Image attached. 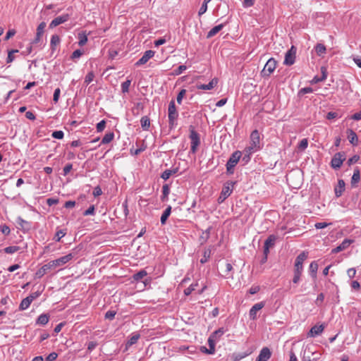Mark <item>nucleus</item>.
Here are the masks:
<instances>
[{
	"label": "nucleus",
	"instance_id": "nucleus-1",
	"mask_svg": "<svg viewBox=\"0 0 361 361\" xmlns=\"http://www.w3.org/2000/svg\"><path fill=\"white\" fill-rule=\"evenodd\" d=\"M74 255L72 253H69L56 259L50 261L37 271L35 276L39 279L42 278L48 271L66 264L71 261Z\"/></svg>",
	"mask_w": 361,
	"mask_h": 361
},
{
	"label": "nucleus",
	"instance_id": "nucleus-2",
	"mask_svg": "<svg viewBox=\"0 0 361 361\" xmlns=\"http://www.w3.org/2000/svg\"><path fill=\"white\" fill-rule=\"evenodd\" d=\"M307 255L305 252H302L295 259L294 264V271L293 283L298 284L300 281V276L303 270V262L307 259Z\"/></svg>",
	"mask_w": 361,
	"mask_h": 361
},
{
	"label": "nucleus",
	"instance_id": "nucleus-3",
	"mask_svg": "<svg viewBox=\"0 0 361 361\" xmlns=\"http://www.w3.org/2000/svg\"><path fill=\"white\" fill-rule=\"evenodd\" d=\"M260 147V136L257 130H255L251 133L250 146L245 148V151L249 154L259 150Z\"/></svg>",
	"mask_w": 361,
	"mask_h": 361
},
{
	"label": "nucleus",
	"instance_id": "nucleus-4",
	"mask_svg": "<svg viewBox=\"0 0 361 361\" xmlns=\"http://www.w3.org/2000/svg\"><path fill=\"white\" fill-rule=\"evenodd\" d=\"M190 135L189 137L191 140L190 152L193 154L196 153L197 147L200 144V134L195 130L193 126H189Z\"/></svg>",
	"mask_w": 361,
	"mask_h": 361
},
{
	"label": "nucleus",
	"instance_id": "nucleus-5",
	"mask_svg": "<svg viewBox=\"0 0 361 361\" xmlns=\"http://www.w3.org/2000/svg\"><path fill=\"white\" fill-rule=\"evenodd\" d=\"M241 157V152L240 151L234 152L229 157L226 163V173L231 175L234 173V168L238 163Z\"/></svg>",
	"mask_w": 361,
	"mask_h": 361
},
{
	"label": "nucleus",
	"instance_id": "nucleus-6",
	"mask_svg": "<svg viewBox=\"0 0 361 361\" xmlns=\"http://www.w3.org/2000/svg\"><path fill=\"white\" fill-rule=\"evenodd\" d=\"M178 116V113L176 107L175 101L172 99L169 102L168 108L169 125L170 128H173L176 125V121Z\"/></svg>",
	"mask_w": 361,
	"mask_h": 361
},
{
	"label": "nucleus",
	"instance_id": "nucleus-7",
	"mask_svg": "<svg viewBox=\"0 0 361 361\" xmlns=\"http://www.w3.org/2000/svg\"><path fill=\"white\" fill-rule=\"evenodd\" d=\"M277 61L274 58H270L266 63L261 72L262 77H269L276 68Z\"/></svg>",
	"mask_w": 361,
	"mask_h": 361
},
{
	"label": "nucleus",
	"instance_id": "nucleus-8",
	"mask_svg": "<svg viewBox=\"0 0 361 361\" xmlns=\"http://www.w3.org/2000/svg\"><path fill=\"white\" fill-rule=\"evenodd\" d=\"M236 183L235 181H228L226 182L222 188L221 195L219 197V201L222 202L224 201L228 197L231 195L233 191V187Z\"/></svg>",
	"mask_w": 361,
	"mask_h": 361
},
{
	"label": "nucleus",
	"instance_id": "nucleus-9",
	"mask_svg": "<svg viewBox=\"0 0 361 361\" xmlns=\"http://www.w3.org/2000/svg\"><path fill=\"white\" fill-rule=\"evenodd\" d=\"M345 160V154L344 152L336 153L331 159V166L334 169H338Z\"/></svg>",
	"mask_w": 361,
	"mask_h": 361
},
{
	"label": "nucleus",
	"instance_id": "nucleus-10",
	"mask_svg": "<svg viewBox=\"0 0 361 361\" xmlns=\"http://www.w3.org/2000/svg\"><path fill=\"white\" fill-rule=\"evenodd\" d=\"M297 49L295 46H291L290 49L285 54L283 64L286 66H292L294 64L296 58Z\"/></svg>",
	"mask_w": 361,
	"mask_h": 361
},
{
	"label": "nucleus",
	"instance_id": "nucleus-11",
	"mask_svg": "<svg viewBox=\"0 0 361 361\" xmlns=\"http://www.w3.org/2000/svg\"><path fill=\"white\" fill-rule=\"evenodd\" d=\"M70 18L68 13H64L53 19L49 24V28H54L62 23L67 22Z\"/></svg>",
	"mask_w": 361,
	"mask_h": 361
},
{
	"label": "nucleus",
	"instance_id": "nucleus-12",
	"mask_svg": "<svg viewBox=\"0 0 361 361\" xmlns=\"http://www.w3.org/2000/svg\"><path fill=\"white\" fill-rule=\"evenodd\" d=\"M265 305V302L262 301L255 304L249 311L250 319L255 320L257 318V312L262 310Z\"/></svg>",
	"mask_w": 361,
	"mask_h": 361
},
{
	"label": "nucleus",
	"instance_id": "nucleus-13",
	"mask_svg": "<svg viewBox=\"0 0 361 361\" xmlns=\"http://www.w3.org/2000/svg\"><path fill=\"white\" fill-rule=\"evenodd\" d=\"M155 51L152 50L146 51L143 56L135 63V66H140L145 64L150 59L154 56Z\"/></svg>",
	"mask_w": 361,
	"mask_h": 361
},
{
	"label": "nucleus",
	"instance_id": "nucleus-14",
	"mask_svg": "<svg viewBox=\"0 0 361 361\" xmlns=\"http://www.w3.org/2000/svg\"><path fill=\"white\" fill-rule=\"evenodd\" d=\"M312 345H307L302 351V361H312L311 354H312Z\"/></svg>",
	"mask_w": 361,
	"mask_h": 361
},
{
	"label": "nucleus",
	"instance_id": "nucleus-15",
	"mask_svg": "<svg viewBox=\"0 0 361 361\" xmlns=\"http://www.w3.org/2000/svg\"><path fill=\"white\" fill-rule=\"evenodd\" d=\"M353 242H354V240H350V239H345V240H343V241L338 246H337L336 247L334 248L331 250V253L332 254H336V253H338V252H341L343 250H345Z\"/></svg>",
	"mask_w": 361,
	"mask_h": 361
},
{
	"label": "nucleus",
	"instance_id": "nucleus-16",
	"mask_svg": "<svg viewBox=\"0 0 361 361\" xmlns=\"http://www.w3.org/2000/svg\"><path fill=\"white\" fill-rule=\"evenodd\" d=\"M271 355V353L270 350L268 348L264 347L259 352L256 361H267L270 358Z\"/></svg>",
	"mask_w": 361,
	"mask_h": 361
},
{
	"label": "nucleus",
	"instance_id": "nucleus-17",
	"mask_svg": "<svg viewBox=\"0 0 361 361\" xmlns=\"http://www.w3.org/2000/svg\"><path fill=\"white\" fill-rule=\"evenodd\" d=\"M325 328V326L324 324L321 325H314L311 328L308 333V336L311 337H315L322 333Z\"/></svg>",
	"mask_w": 361,
	"mask_h": 361
},
{
	"label": "nucleus",
	"instance_id": "nucleus-18",
	"mask_svg": "<svg viewBox=\"0 0 361 361\" xmlns=\"http://www.w3.org/2000/svg\"><path fill=\"white\" fill-rule=\"evenodd\" d=\"M360 171L359 168L356 167L354 169V172H353V176L351 178L350 184H351L352 188H357V184L360 182Z\"/></svg>",
	"mask_w": 361,
	"mask_h": 361
},
{
	"label": "nucleus",
	"instance_id": "nucleus-19",
	"mask_svg": "<svg viewBox=\"0 0 361 361\" xmlns=\"http://www.w3.org/2000/svg\"><path fill=\"white\" fill-rule=\"evenodd\" d=\"M218 83V80L214 78H213L208 84H200L197 85V88L198 90H212Z\"/></svg>",
	"mask_w": 361,
	"mask_h": 361
},
{
	"label": "nucleus",
	"instance_id": "nucleus-20",
	"mask_svg": "<svg viewBox=\"0 0 361 361\" xmlns=\"http://www.w3.org/2000/svg\"><path fill=\"white\" fill-rule=\"evenodd\" d=\"M345 183L343 179H339L338 181V185L334 188V192L336 197H339L342 195L343 191L345 190Z\"/></svg>",
	"mask_w": 361,
	"mask_h": 361
},
{
	"label": "nucleus",
	"instance_id": "nucleus-21",
	"mask_svg": "<svg viewBox=\"0 0 361 361\" xmlns=\"http://www.w3.org/2000/svg\"><path fill=\"white\" fill-rule=\"evenodd\" d=\"M45 27H46L45 22H42L41 23H39V25H38V27L37 28L36 37L32 42L33 44H37L40 41L41 36L44 33V30Z\"/></svg>",
	"mask_w": 361,
	"mask_h": 361
},
{
	"label": "nucleus",
	"instance_id": "nucleus-22",
	"mask_svg": "<svg viewBox=\"0 0 361 361\" xmlns=\"http://www.w3.org/2000/svg\"><path fill=\"white\" fill-rule=\"evenodd\" d=\"M226 23H221L214 26L212 28L207 34V38H212L215 36L219 32H220L225 26Z\"/></svg>",
	"mask_w": 361,
	"mask_h": 361
},
{
	"label": "nucleus",
	"instance_id": "nucleus-23",
	"mask_svg": "<svg viewBox=\"0 0 361 361\" xmlns=\"http://www.w3.org/2000/svg\"><path fill=\"white\" fill-rule=\"evenodd\" d=\"M140 338V334L139 333H133L126 343V350H127L131 345L135 344Z\"/></svg>",
	"mask_w": 361,
	"mask_h": 361
},
{
	"label": "nucleus",
	"instance_id": "nucleus-24",
	"mask_svg": "<svg viewBox=\"0 0 361 361\" xmlns=\"http://www.w3.org/2000/svg\"><path fill=\"white\" fill-rule=\"evenodd\" d=\"M212 229V227L209 226L205 231H202V235L200 236V242L201 245L204 244L209 240Z\"/></svg>",
	"mask_w": 361,
	"mask_h": 361
},
{
	"label": "nucleus",
	"instance_id": "nucleus-25",
	"mask_svg": "<svg viewBox=\"0 0 361 361\" xmlns=\"http://www.w3.org/2000/svg\"><path fill=\"white\" fill-rule=\"evenodd\" d=\"M251 351H246L243 353H234L231 355V360L232 361H240L242 359L246 357L250 354H251Z\"/></svg>",
	"mask_w": 361,
	"mask_h": 361
},
{
	"label": "nucleus",
	"instance_id": "nucleus-26",
	"mask_svg": "<svg viewBox=\"0 0 361 361\" xmlns=\"http://www.w3.org/2000/svg\"><path fill=\"white\" fill-rule=\"evenodd\" d=\"M49 321V314H42L36 319V324L44 326Z\"/></svg>",
	"mask_w": 361,
	"mask_h": 361
},
{
	"label": "nucleus",
	"instance_id": "nucleus-27",
	"mask_svg": "<svg viewBox=\"0 0 361 361\" xmlns=\"http://www.w3.org/2000/svg\"><path fill=\"white\" fill-rule=\"evenodd\" d=\"M348 139L350 144L353 145H357L358 142V138L357 134L351 129L348 130Z\"/></svg>",
	"mask_w": 361,
	"mask_h": 361
},
{
	"label": "nucleus",
	"instance_id": "nucleus-28",
	"mask_svg": "<svg viewBox=\"0 0 361 361\" xmlns=\"http://www.w3.org/2000/svg\"><path fill=\"white\" fill-rule=\"evenodd\" d=\"M16 223L18 224L19 227L25 231H27L30 228V222L24 220L20 216H18L16 219Z\"/></svg>",
	"mask_w": 361,
	"mask_h": 361
},
{
	"label": "nucleus",
	"instance_id": "nucleus-29",
	"mask_svg": "<svg viewBox=\"0 0 361 361\" xmlns=\"http://www.w3.org/2000/svg\"><path fill=\"white\" fill-rule=\"evenodd\" d=\"M171 213V207L170 205H169L166 208V209L164 211L163 214H161V219H160L161 225L166 224V221H167L168 218L169 217Z\"/></svg>",
	"mask_w": 361,
	"mask_h": 361
},
{
	"label": "nucleus",
	"instance_id": "nucleus-30",
	"mask_svg": "<svg viewBox=\"0 0 361 361\" xmlns=\"http://www.w3.org/2000/svg\"><path fill=\"white\" fill-rule=\"evenodd\" d=\"M211 254H212L211 247L205 248L203 252V256L200 259V263L205 264L210 258Z\"/></svg>",
	"mask_w": 361,
	"mask_h": 361
},
{
	"label": "nucleus",
	"instance_id": "nucleus-31",
	"mask_svg": "<svg viewBox=\"0 0 361 361\" xmlns=\"http://www.w3.org/2000/svg\"><path fill=\"white\" fill-rule=\"evenodd\" d=\"M140 124L144 130H148L150 126L149 118L147 116H142L140 119Z\"/></svg>",
	"mask_w": 361,
	"mask_h": 361
},
{
	"label": "nucleus",
	"instance_id": "nucleus-32",
	"mask_svg": "<svg viewBox=\"0 0 361 361\" xmlns=\"http://www.w3.org/2000/svg\"><path fill=\"white\" fill-rule=\"evenodd\" d=\"M31 303H32V302L30 301L29 298L26 297L25 298L23 299L21 302L20 303V305L18 307L19 310L23 311V310H27L30 307Z\"/></svg>",
	"mask_w": 361,
	"mask_h": 361
},
{
	"label": "nucleus",
	"instance_id": "nucleus-33",
	"mask_svg": "<svg viewBox=\"0 0 361 361\" xmlns=\"http://www.w3.org/2000/svg\"><path fill=\"white\" fill-rule=\"evenodd\" d=\"M315 51L319 56H322L326 54V48L323 44H317L314 47Z\"/></svg>",
	"mask_w": 361,
	"mask_h": 361
},
{
	"label": "nucleus",
	"instance_id": "nucleus-34",
	"mask_svg": "<svg viewBox=\"0 0 361 361\" xmlns=\"http://www.w3.org/2000/svg\"><path fill=\"white\" fill-rule=\"evenodd\" d=\"M170 192V188L168 184H165L162 187V195L161 196V200L165 202L168 200V196Z\"/></svg>",
	"mask_w": 361,
	"mask_h": 361
},
{
	"label": "nucleus",
	"instance_id": "nucleus-35",
	"mask_svg": "<svg viewBox=\"0 0 361 361\" xmlns=\"http://www.w3.org/2000/svg\"><path fill=\"white\" fill-rule=\"evenodd\" d=\"M114 138V132L107 133L102 138L101 144L105 145L111 142Z\"/></svg>",
	"mask_w": 361,
	"mask_h": 361
},
{
	"label": "nucleus",
	"instance_id": "nucleus-36",
	"mask_svg": "<svg viewBox=\"0 0 361 361\" xmlns=\"http://www.w3.org/2000/svg\"><path fill=\"white\" fill-rule=\"evenodd\" d=\"M60 43V37L57 35H54L51 37L50 46L52 51L55 50L56 47Z\"/></svg>",
	"mask_w": 361,
	"mask_h": 361
},
{
	"label": "nucleus",
	"instance_id": "nucleus-37",
	"mask_svg": "<svg viewBox=\"0 0 361 361\" xmlns=\"http://www.w3.org/2000/svg\"><path fill=\"white\" fill-rule=\"evenodd\" d=\"M317 270L318 264L315 261L312 262L310 264V272L312 277L315 278L317 276Z\"/></svg>",
	"mask_w": 361,
	"mask_h": 361
},
{
	"label": "nucleus",
	"instance_id": "nucleus-38",
	"mask_svg": "<svg viewBox=\"0 0 361 361\" xmlns=\"http://www.w3.org/2000/svg\"><path fill=\"white\" fill-rule=\"evenodd\" d=\"M276 238L274 235H270L264 241V246L271 247L274 245Z\"/></svg>",
	"mask_w": 361,
	"mask_h": 361
},
{
	"label": "nucleus",
	"instance_id": "nucleus-39",
	"mask_svg": "<svg viewBox=\"0 0 361 361\" xmlns=\"http://www.w3.org/2000/svg\"><path fill=\"white\" fill-rule=\"evenodd\" d=\"M147 275V271L145 269H142L139 271L138 272L135 273L133 278L135 281H138L141 279H142L145 276Z\"/></svg>",
	"mask_w": 361,
	"mask_h": 361
},
{
	"label": "nucleus",
	"instance_id": "nucleus-40",
	"mask_svg": "<svg viewBox=\"0 0 361 361\" xmlns=\"http://www.w3.org/2000/svg\"><path fill=\"white\" fill-rule=\"evenodd\" d=\"M212 0H204L199 11H198V16H202L203 15L204 13H206V11H207V4L209 2H210Z\"/></svg>",
	"mask_w": 361,
	"mask_h": 361
},
{
	"label": "nucleus",
	"instance_id": "nucleus-41",
	"mask_svg": "<svg viewBox=\"0 0 361 361\" xmlns=\"http://www.w3.org/2000/svg\"><path fill=\"white\" fill-rule=\"evenodd\" d=\"M19 250H20V247L13 245V246H8V247H5L4 249V251L5 253H7V254H13V253L18 252Z\"/></svg>",
	"mask_w": 361,
	"mask_h": 361
},
{
	"label": "nucleus",
	"instance_id": "nucleus-42",
	"mask_svg": "<svg viewBox=\"0 0 361 361\" xmlns=\"http://www.w3.org/2000/svg\"><path fill=\"white\" fill-rule=\"evenodd\" d=\"M131 84L130 80H126L125 82L121 84V90L123 93H127L129 92V87Z\"/></svg>",
	"mask_w": 361,
	"mask_h": 361
},
{
	"label": "nucleus",
	"instance_id": "nucleus-43",
	"mask_svg": "<svg viewBox=\"0 0 361 361\" xmlns=\"http://www.w3.org/2000/svg\"><path fill=\"white\" fill-rule=\"evenodd\" d=\"M78 44L80 47L84 46L87 42V37L85 34H79L78 35Z\"/></svg>",
	"mask_w": 361,
	"mask_h": 361
},
{
	"label": "nucleus",
	"instance_id": "nucleus-44",
	"mask_svg": "<svg viewBox=\"0 0 361 361\" xmlns=\"http://www.w3.org/2000/svg\"><path fill=\"white\" fill-rule=\"evenodd\" d=\"M43 290H44V288H42L40 290H38L31 293L30 295L27 296V298H29L30 301L32 302L34 300L37 298L42 294V293L43 292Z\"/></svg>",
	"mask_w": 361,
	"mask_h": 361
},
{
	"label": "nucleus",
	"instance_id": "nucleus-45",
	"mask_svg": "<svg viewBox=\"0 0 361 361\" xmlns=\"http://www.w3.org/2000/svg\"><path fill=\"white\" fill-rule=\"evenodd\" d=\"M94 78V73H93V71L89 72L85 78V83H86L87 85L90 84L92 81H93Z\"/></svg>",
	"mask_w": 361,
	"mask_h": 361
},
{
	"label": "nucleus",
	"instance_id": "nucleus-46",
	"mask_svg": "<svg viewBox=\"0 0 361 361\" xmlns=\"http://www.w3.org/2000/svg\"><path fill=\"white\" fill-rule=\"evenodd\" d=\"M51 136L55 139L61 140L63 138L64 133L62 130H56L52 133Z\"/></svg>",
	"mask_w": 361,
	"mask_h": 361
},
{
	"label": "nucleus",
	"instance_id": "nucleus-47",
	"mask_svg": "<svg viewBox=\"0 0 361 361\" xmlns=\"http://www.w3.org/2000/svg\"><path fill=\"white\" fill-rule=\"evenodd\" d=\"M224 332L225 331L223 328H219V329L215 331L212 334H211V336L218 339L224 334Z\"/></svg>",
	"mask_w": 361,
	"mask_h": 361
},
{
	"label": "nucleus",
	"instance_id": "nucleus-48",
	"mask_svg": "<svg viewBox=\"0 0 361 361\" xmlns=\"http://www.w3.org/2000/svg\"><path fill=\"white\" fill-rule=\"evenodd\" d=\"M308 146V141L306 138L302 139L298 144V148L300 150L305 149Z\"/></svg>",
	"mask_w": 361,
	"mask_h": 361
},
{
	"label": "nucleus",
	"instance_id": "nucleus-49",
	"mask_svg": "<svg viewBox=\"0 0 361 361\" xmlns=\"http://www.w3.org/2000/svg\"><path fill=\"white\" fill-rule=\"evenodd\" d=\"M197 286V283H195V284H191L190 286H189V287H188L187 288H185V289L184 290V294H185V295H190V294L192 293V292L193 290H195V287H196Z\"/></svg>",
	"mask_w": 361,
	"mask_h": 361
},
{
	"label": "nucleus",
	"instance_id": "nucleus-50",
	"mask_svg": "<svg viewBox=\"0 0 361 361\" xmlns=\"http://www.w3.org/2000/svg\"><path fill=\"white\" fill-rule=\"evenodd\" d=\"M312 361H320L322 357V354L319 352L314 351L312 350V354H311Z\"/></svg>",
	"mask_w": 361,
	"mask_h": 361
},
{
	"label": "nucleus",
	"instance_id": "nucleus-51",
	"mask_svg": "<svg viewBox=\"0 0 361 361\" xmlns=\"http://www.w3.org/2000/svg\"><path fill=\"white\" fill-rule=\"evenodd\" d=\"M66 235V232H64L63 230H59L56 234H55V236L54 238V239L56 240V241H60V240L61 239V238H63L64 235Z\"/></svg>",
	"mask_w": 361,
	"mask_h": 361
},
{
	"label": "nucleus",
	"instance_id": "nucleus-52",
	"mask_svg": "<svg viewBox=\"0 0 361 361\" xmlns=\"http://www.w3.org/2000/svg\"><path fill=\"white\" fill-rule=\"evenodd\" d=\"M106 126V121L104 120L101 121L97 124V131L100 133L102 132Z\"/></svg>",
	"mask_w": 361,
	"mask_h": 361
},
{
	"label": "nucleus",
	"instance_id": "nucleus-53",
	"mask_svg": "<svg viewBox=\"0 0 361 361\" xmlns=\"http://www.w3.org/2000/svg\"><path fill=\"white\" fill-rule=\"evenodd\" d=\"M324 293H319L318 295H317V298L315 300V304L317 305V306H321L322 304L324 302Z\"/></svg>",
	"mask_w": 361,
	"mask_h": 361
},
{
	"label": "nucleus",
	"instance_id": "nucleus-54",
	"mask_svg": "<svg viewBox=\"0 0 361 361\" xmlns=\"http://www.w3.org/2000/svg\"><path fill=\"white\" fill-rule=\"evenodd\" d=\"M82 54L83 53L80 49H76L72 53L71 58L73 60L78 59L82 55Z\"/></svg>",
	"mask_w": 361,
	"mask_h": 361
},
{
	"label": "nucleus",
	"instance_id": "nucleus-55",
	"mask_svg": "<svg viewBox=\"0 0 361 361\" xmlns=\"http://www.w3.org/2000/svg\"><path fill=\"white\" fill-rule=\"evenodd\" d=\"M313 92V89L311 87H305L300 90L298 94L302 95L307 93H311Z\"/></svg>",
	"mask_w": 361,
	"mask_h": 361
},
{
	"label": "nucleus",
	"instance_id": "nucleus-56",
	"mask_svg": "<svg viewBox=\"0 0 361 361\" xmlns=\"http://www.w3.org/2000/svg\"><path fill=\"white\" fill-rule=\"evenodd\" d=\"M185 93H186V90L185 89H183L179 92V93L177 95V98H176L178 104H181L182 99H183V97L185 96Z\"/></svg>",
	"mask_w": 361,
	"mask_h": 361
},
{
	"label": "nucleus",
	"instance_id": "nucleus-57",
	"mask_svg": "<svg viewBox=\"0 0 361 361\" xmlns=\"http://www.w3.org/2000/svg\"><path fill=\"white\" fill-rule=\"evenodd\" d=\"M0 230L1 233L5 235H8L11 232L10 228L6 224L1 225Z\"/></svg>",
	"mask_w": 361,
	"mask_h": 361
},
{
	"label": "nucleus",
	"instance_id": "nucleus-58",
	"mask_svg": "<svg viewBox=\"0 0 361 361\" xmlns=\"http://www.w3.org/2000/svg\"><path fill=\"white\" fill-rule=\"evenodd\" d=\"M116 314V311L109 310L105 314V319L112 320L115 317Z\"/></svg>",
	"mask_w": 361,
	"mask_h": 361
},
{
	"label": "nucleus",
	"instance_id": "nucleus-59",
	"mask_svg": "<svg viewBox=\"0 0 361 361\" xmlns=\"http://www.w3.org/2000/svg\"><path fill=\"white\" fill-rule=\"evenodd\" d=\"M186 69H187L186 66L180 65L176 70H174V75H180Z\"/></svg>",
	"mask_w": 361,
	"mask_h": 361
},
{
	"label": "nucleus",
	"instance_id": "nucleus-60",
	"mask_svg": "<svg viewBox=\"0 0 361 361\" xmlns=\"http://www.w3.org/2000/svg\"><path fill=\"white\" fill-rule=\"evenodd\" d=\"M95 212V208L94 205L90 206L87 209L83 212L84 216L94 215Z\"/></svg>",
	"mask_w": 361,
	"mask_h": 361
},
{
	"label": "nucleus",
	"instance_id": "nucleus-61",
	"mask_svg": "<svg viewBox=\"0 0 361 361\" xmlns=\"http://www.w3.org/2000/svg\"><path fill=\"white\" fill-rule=\"evenodd\" d=\"M172 175V171L171 170H165L161 175V178H163L164 180H168L170 176Z\"/></svg>",
	"mask_w": 361,
	"mask_h": 361
},
{
	"label": "nucleus",
	"instance_id": "nucleus-62",
	"mask_svg": "<svg viewBox=\"0 0 361 361\" xmlns=\"http://www.w3.org/2000/svg\"><path fill=\"white\" fill-rule=\"evenodd\" d=\"M60 93H61V90L59 88L55 89L54 95H53V101L54 103H57L59 102Z\"/></svg>",
	"mask_w": 361,
	"mask_h": 361
},
{
	"label": "nucleus",
	"instance_id": "nucleus-63",
	"mask_svg": "<svg viewBox=\"0 0 361 361\" xmlns=\"http://www.w3.org/2000/svg\"><path fill=\"white\" fill-rule=\"evenodd\" d=\"M359 159H360V157L358 155H354L348 160L347 164L349 166H350V165L357 162Z\"/></svg>",
	"mask_w": 361,
	"mask_h": 361
},
{
	"label": "nucleus",
	"instance_id": "nucleus-64",
	"mask_svg": "<svg viewBox=\"0 0 361 361\" xmlns=\"http://www.w3.org/2000/svg\"><path fill=\"white\" fill-rule=\"evenodd\" d=\"M58 357L57 353L53 352L47 355L46 361H54Z\"/></svg>",
	"mask_w": 361,
	"mask_h": 361
}]
</instances>
